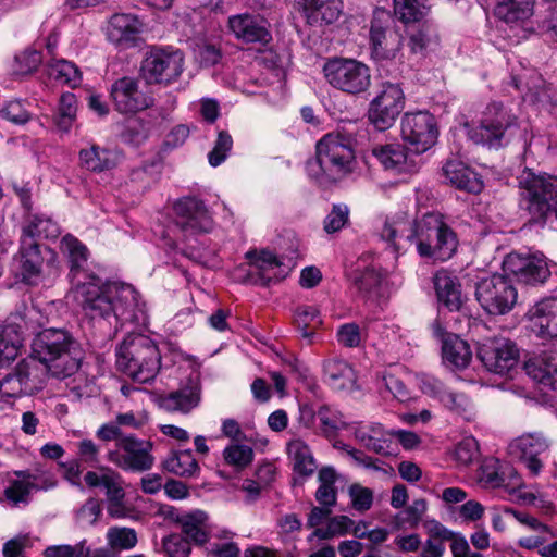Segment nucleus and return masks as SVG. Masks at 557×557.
<instances>
[{
  "instance_id": "1",
  "label": "nucleus",
  "mask_w": 557,
  "mask_h": 557,
  "mask_svg": "<svg viewBox=\"0 0 557 557\" xmlns=\"http://www.w3.org/2000/svg\"><path fill=\"white\" fill-rule=\"evenodd\" d=\"M380 235L397 252L414 244L420 257L438 261L450 259L458 247L456 234L443 215L435 212L416 219H410L406 212H397L386 218Z\"/></svg>"
},
{
  "instance_id": "2",
  "label": "nucleus",
  "mask_w": 557,
  "mask_h": 557,
  "mask_svg": "<svg viewBox=\"0 0 557 557\" xmlns=\"http://www.w3.org/2000/svg\"><path fill=\"white\" fill-rule=\"evenodd\" d=\"M44 367L57 379H65L74 374L82 360V349L77 341L63 329H46L39 332L32 344V359Z\"/></svg>"
},
{
  "instance_id": "3",
  "label": "nucleus",
  "mask_w": 557,
  "mask_h": 557,
  "mask_svg": "<svg viewBox=\"0 0 557 557\" xmlns=\"http://www.w3.org/2000/svg\"><path fill=\"white\" fill-rule=\"evenodd\" d=\"M117 370L137 383H149L161 369V354L153 339L128 334L115 351Z\"/></svg>"
},
{
  "instance_id": "4",
  "label": "nucleus",
  "mask_w": 557,
  "mask_h": 557,
  "mask_svg": "<svg viewBox=\"0 0 557 557\" xmlns=\"http://www.w3.org/2000/svg\"><path fill=\"white\" fill-rule=\"evenodd\" d=\"M519 207L530 221L545 223L557 203V177L524 169L518 176Z\"/></svg>"
},
{
  "instance_id": "5",
  "label": "nucleus",
  "mask_w": 557,
  "mask_h": 557,
  "mask_svg": "<svg viewBox=\"0 0 557 557\" xmlns=\"http://www.w3.org/2000/svg\"><path fill=\"white\" fill-rule=\"evenodd\" d=\"M517 116L500 103H491L483 112L480 124H461L460 131L474 144L498 149L510 143L518 132Z\"/></svg>"
},
{
  "instance_id": "6",
  "label": "nucleus",
  "mask_w": 557,
  "mask_h": 557,
  "mask_svg": "<svg viewBox=\"0 0 557 557\" xmlns=\"http://www.w3.org/2000/svg\"><path fill=\"white\" fill-rule=\"evenodd\" d=\"M119 282H104L99 276L90 274L87 278L77 277L73 283L71 296L91 319H111L113 302Z\"/></svg>"
},
{
  "instance_id": "7",
  "label": "nucleus",
  "mask_w": 557,
  "mask_h": 557,
  "mask_svg": "<svg viewBox=\"0 0 557 557\" xmlns=\"http://www.w3.org/2000/svg\"><path fill=\"white\" fill-rule=\"evenodd\" d=\"M323 174L337 181L351 173L356 165L349 138L342 134H326L317 144V162Z\"/></svg>"
},
{
  "instance_id": "8",
  "label": "nucleus",
  "mask_w": 557,
  "mask_h": 557,
  "mask_svg": "<svg viewBox=\"0 0 557 557\" xmlns=\"http://www.w3.org/2000/svg\"><path fill=\"white\" fill-rule=\"evenodd\" d=\"M323 74L333 88L348 95L362 94L371 86L369 66L355 59H331L324 64Z\"/></svg>"
},
{
  "instance_id": "9",
  "label": "nucleus",
  "mask_w": 557,
  "mask_h": 557,
  "mask_svg": "<svg viewBox=\"0 0 557 557\" xmlns=\"http://www.w3.org/2000/svg\"><path fill=\"white\" fill-rule=\"evenodd\" d=\"M184 70V54L173 47H151L140 65V75L147 84L169 85Z\"/></svg>"
},
{
  "instance_id": "10",
  "label": "nucleus",
  "mask_w": 557,
  "mask_h": 557,
  "mask_svg": "<svg viewBox=\"0 0 557 557\" xmlns=\"http://www.w3.org/2000/svg\"><path fill=\"white\" fill-rule=\"evenodd\" d=\"M475 298L487 313L506 314L517 304L518 292L507 275L495 273L476 282Z\"/></svg>"
},
{
  "instance_id": "11",
  "label": "nucleus",
  "mask_w": 557,
  "mask_h": 557,
  "mask_svg": "<svg viewBox=\"0 0 557 557\" xmlns=\"http://www.w3.org/2000/svg\"><path fill=\"white\" fill-rule=\"evenodd\" d=\"M405 99L400 84L383 82L369 103L370 124L380 132L389 129L404 110Z\"/></svg>"
},
{
  "instance_id": "12",
  "label": "nucleus",
  "mask_w": 557,
  "mask_h": 557,
  "mask_svg": "<svg viewBox=\"0 0 557 557\" xmlns=\"http://www.w3.org/2000/svg\"><path fill=\"white\" fill-rule=\"evenodd\" d=\"M153 444L128 434L114 443V447L108 449L106 458L114 466L135 472L148 471L153 467L154 457L152 455Z\"/></svg>"
},
{
  "instance_id": "13",
  "label": "nucleus",
  "mask_w": 557,
  "mask_h": 557,
  "mask_svg": "<svg viewBox=\"0 0 557 557\" xmlns=\"http://www.w3.org/2000/svg\"><path fill=\"white\" fill-rule=\"evenodd\" d=\"M400 135L414 154H421L436 143V120L425 110L406 112L400 121Z\"/></svg>"
},
{
  "instance_id": "14",
  "label": "nucleus",
  "mask_w": 557,
  "mask_h": 557,
  "mask_svg": "<svg viewBox=\"0 0 557 557\" xmlns=\"http://www.w3.org/2000/svg\"><path fill=\"white\" fill-rule=\"evenodd\" d=\"M20 270L22 280L29 285H37L45 278L57 274L53 252L48 247L39 246L29 237L21 238Z\"/></svg>"
},
{
  "instance_id": "15",
  "label": "nucleus",
  "mask_w": 557,
  "mask_h": 557,
  "mask_svg": "<svg viewBox=\"0 0 557 557\" xmlns=\"http://www.w3.org/2000/svg\"><path fill=\"white\" fill-rule=\"evenodd\" d=\"M174 224L184 239L209 233L214 222L206 205L196 197H183L173 205Z\"/></svg>"
},
{
  "instance_id": "16",
  "label": "nucleus",
  "mask_w": 557,
  "mask_h": 557,
  "mask_svg": "<svg viewBox=\"0 0 557 557\" xmlns=\"http://www.w3.org/2000/svg\"><path fill=\"white\" fill-rule=\"evenodd\" d=\"M354 283L364 297L379 299L387 297L401 284V281L397 275L384 270L375 260L369 264H366L363 260H359Z\"/></svg>"
},
{
  "instance_id": "17",
  "label": "nucleus",
  "mask_w": 557,
  "mask_h": 557,
  "mask_svg": "<svg viewBox=\"0 0 557 557\" xmlns=\"http://www.w3.org/2000/svg\"><path fill=\"white\" fill-rule=\"evenodd\" d=\"M121 326L132 324L145 327L149 322L148 307L141 294L131 284L117 283L111 314Z\"/></svg>"
},
{
  "instance_id": "18",
  "label": "nucleus",
  "mask_w": 557,
  "mask_h": 557,
  "mask_svg": "<svg viewBox=\"0 0 557 557\" xmlns=\"http://www.w3.org/2000/svg\"><path fill=\"white\" fill-rule=\"evenodd\" d=\"M84 482L90 488L104 491L108 502V513L113 518H125L128 509L124 505L123 480L119 472L109 467H100L97 471H87Z\"/></svg>"
},
{
  "instance_id": "19",
  "label": "nucleus",
  "mask_w": 557,
  "mask_h": 557,
  "mask_svg": "<svg viewBox=\"0 0 557 557\" xmlns=\"http://www.w3.org/2000/svg\"><path fill=\"white\" fill-rule=\"evenodd\" d=\"M478 357L487 371L504 375L518 364L519 350L510 339L492 337L480 343Z\"/></svg>"
},
{
  "instance_id": "20",
  "label": "nucleus",
  "mask_w": 557,
  "mask_h": 557,
  "mask_svg": "<svg viewBox=\"0 0 557 557\" xmlns=\"http://www.w3.org/2000/svg\"><path fill=\"white\" fill-rule=\"evenodd\" d=\"M110 97L116 111L134 114L153 104L151 96L139 88V82L129 76L116 79L110 89Z\"/></svg>"
},
{
  "instance_id": "21",
  "label": "nucleus",
  "mask_w": 557,
  "mask_h": 557,
  "mask_svg": "<svg viewBox=\"0 0 557 557\" xmlns=\"http://www.w3.org/2000/svg\"><path fill=\"white\" fill-rule=\"evenodd\" d=\"M389 21V14L384 10H376L371 22L370 41L372 57L377 61L393 60L403 45L401 35L383 25Z\"/></svg>"
},
{
  "instance_id": "22",
  "label": "nucleus",
  "mask_w": 557,
  "mask_h": 557,
  "mask_svg": "<svg viewBox=\"0 0 557 557\" xmlns=\"http://www.w3.org/2000/svg\"><path fill=\"white\" fill-rule=\"evenodd\" d=\"M38 366L34 360H23L17 363L12 373L0 381V399L5 401L32 394L40 384Z\"/></svg>"
},
{
  "instance_id": "23",
  "label": "nucleus",
  "mask_w": 557,
  "mask_h": 557,
  "mask_svg": "<svg viewBox=\"0 0 557 557\" xmlns=\"http://www.w3.org/2000/svg\"><path fill=\"white\" fill-rule=\"evenodd\" d=\"M503 270L524 284L543 283L550 274L543 258L519 253H509L503 262Z\"/></svg>"
},
{
  "instance_id": "24",
  "label": "nucleus",
  "mask_w": 557,
  "mask_h": 557,
  "mask_svg": "<svg viewBox=\"0 0 557 557\" xmlns=\"http://www.w3.org/2000/svg\"><path fill=\"white\" fill-rule=\"evenodd\" d=\"M548 447L549 443L542 433H527L509 444V453L523 461L532 475H537L543 468L541 456Z\"/></svg>"
},
{
  "instance_id": "25",
  "label": "nucleus",
  "mask_w": 557,
  "mask_h": 557,
  "mask_svg": "<svg viewBox=\"0 0 557 557\" xmlns=\"http://www.w3.org/2000/svg\"><path fill=\"white\" fill-rule=\"evenodd\" d=\"M144 23L138 15L132 13H115L104 28L109 42L119 49H127L136 46L143 32Z\"/></svg>"
},
{
  "instance_id": "26",
  "label": "nucleus",
  "mask_w": 557,
  "mask_h": 557,
  "mask_svg": "<svg viewBox=\"0 0 557 557\" xmlns=\"http://www.w3.org/2000/svg\"><path fill=\"white\" fill-rule=\"evenodd\" d=\"M371 154L385 171L393 174H412L419 170L417 154L409 153L400 144L374 146Z\"/></svg>"
},
{
  "instance_id": "27",
  "label": "nucleus",
  "mask_w": 557,
  "mask_h": 557,
  "mask_svg": "<svg viewBox=\"0 0 557 557\" xmlns=\"http://www.w3.org/2000/svg\"><path fill=\"white\" fill-rule=\"evenodd\" d=\"M228 27L233 35L246 44L268 45L272 40L268 22L260 15L248 13L228 17Z\"/></svg>"
},
{
  "instance_id": "28",
  "label": "nucleus",
  "mask_w": 557,
  "mask_h": 557,
  "mask_svg": "<svg viewBox=\"0 0 557 557\" xmlns=\"http://www.w3.org/2000/svg\"><path fill=\"white\" fill-rule=\"evenodd\" d=\"M535 0H503L495 9L496 16L511 29H520L521 37L532 30L531 17Z\"/></svg>"
},
{
  "instance_id": "29",
  "label": "nucleus",
  "mask_w": 557,
  "mask_h": 557,
  "mask_svg": "<svg viewBox=\"0 0 557 557\" xmlns=\"http://www.w3.org/2000/svg\"><path fill=\"white\" fill-rule=\"evenodd\" d=\"M528 317L539 337H557V297L540 300L528 311Z\"/></svg>"
},
{
  "instance_id": "30",
  "label": "nucleus",
  "mask_w": 557,
  "mask_h": 557,
  "mask_svg": "<svg viewBox=\"0 0 557 557\" xmlns=\"http://www.w3.org/2000/svg\"><path fill=\"white\" fill-rule=\"evenodd\" d=\"M324 381L336 391L351 392L357 388V372L354 367L341 357H331L322 363Z\"/></svg>"
},
{
  "instance_id": "31",
  "label": "nucleus",
  "mask_w": 557,
  "mask_h": 557,
  "mask_svg": "<svg viewBox=\"0 0 557 557\" xmlns=\"http://www.w3.org/2000/svg\"><path fill=\"white\" fill-rule=\"evenodd\" d=\"M524 370L543 389L557 392V356L544 352L528 360Z\"/></svg>"
},
{
  "instance_id": "32",
  "label": "nucleus",
  "mask_w": 557,
  "mask_h": 557,
  "mask_svg": "<svg viewBox=\"0 0 557 557\" xmlns=\"http://www.w3.org/2000/svg\"><path fill=\"white\" fill-rule=\"evenodd\" d=\"M78 159L81 166L87 171L102 173L116 168L121 156L116 150L92 144L88 148L81 149Z\"/></svg>"
},
{
  "instance_id": "33",
  "label": "nucleus",
  "mask_w": 557,
  "mask_h": 557,
  "mask_svg": "<svg viewBox=\"0 0 557 557\" xmlns=\"http://www.w3.org/2000/svg\"><path fill=\"white\" fill-rule=\"evenodd\" d=\"M310 25L331 24L342 12V0H298Z\"/></svg>"
},
{
  "instance_id": "34",
  "label": "nucleus",
  "mask_w": 557,
  "mask_h": 557,
  "mask_svg": "<svg viewBox=\"0 0 557 557\" xmlns=\"http://www.w3.org/2000/svg\"><path fill=\"white\" fill-rule=\"evenodd\" d=\"M443 172L449 183L459 189L478 194L483 188L481 176L460 160H448Z\"/></svg>"
},
{
  "instance_id": "35",
  "label": "nucleus",
  "mask_w": 557,
  "mask_h": 557,
  "mask_svg": "<svg viewBox=\"0 0 557 557\" xmlns=\"http://www.w3.org/2000/svg\"><path fill=\"white\" fill-rule=\"evenodd\" d=\"M61 251L67 257L71 265L72 281L77 282V277L87 278L90 275L85 270L88 261V248L71 234L65 235L60 243Z\"/></svg>"
},
{
  "instance_id": "36",
  "label": "nucleus",
  "mask_w": 557,
  "mask_h": 557,
  "mask_svg": "<svg viewBox=\"0 0 557 557\" xmlns=\"http://www.w3.org/2000/svg\"><path fill=\"white\" fill-rule=\"evenodd\" d=\"M434 286L438 301L449 311L461 307V289L458 278L446 270L437 271L434 275Z\"/></svg>"
},
{
  "instance_id": "37",
  "label": "nucleus",
  "mask_w": 557,
  "mask_h": 557,
  "mask_svg": "<svg viewBox=\"0 0 557 557\" xmlns=\"http://www.w3.org/2000/svg\"><path fill=\"white\" fill-rule=\"evenodd\" d=\"M177 523L181 525L182 532L189 543L196 545H203L209 540L208 532V516L202 510H194L185 512L176 518Z\"/></svg>"
},
{
  "instance_id": "38",
  "label": "nucleus",
  "mask_w": 557,
  "mask_h": 557,
  "mask_svg": "<svg viewBox=\"0 0 557 557\" xmlns=\"http://www.w3.org/2000/svg\"><path fill=\"white\" fill-rule=\"evenodd\" d=\"M443 361L456 369H465L471 361L469 344L455 334H447L442 346Z\"/></svg>"
},
{
  "instance_id": "39",
  "label": "nucleus",
  "mask_w": 557,
  "mask_h": 557,
  "mask_svg": "<svg viewBox=\"0 0 557 557\" xmlns=\"http://www.w3.org/2000/svg\"><path fill=\"white\" fill-rule=\"evenodd\" d=\"M287 454L293 462V469L302 476H310L317 469L315 460L309 446L300 438L287 444Z\"/></svg>"
},
{
  "instance_id": "40",
  "label": "nucleus",
  "mask_w": 557,
  "mask_h": 557,
  "mask_svg": "<svg viewBox=\"0 0 557 557\" xmlns=\"http://www.w3.org/2000/svg\"><path fill=\"white\" fill-rule=\"evenodd\" d=\"M200 394L196 387L171 393L161 399V407L168 411L189 412L198 406Z\"/></svg>"
},
{
  "instance_id": "41",
  "label": "nucleus",
  "mask_w": 557,
  "mask_h": 557,
  "mask_svg": "<svg viewBox=\"0 0 557 557\" xmlns=\"http://www.w3.org/2000/svg\"><path fill=\"white\" fill-rule=\"evenodd\" d=\"M76 96L72 92L62 94L53 115V122L59 132L69 133L71 131L76 120Z\"/></svg>"
},
{
  "instance_id": "42",
  "label": "nucleus",
  "mask_w": 557,
  "mask_h": 557,
  "mask_svg": "<svg viewBox=\"0 0 557 557\" xmlns=\"http://www.w3.org/2000/svg\"><path fill=\"white\" fill-rule=\"evenodd\" d=\"M163 468L178 476H194L199 471V466L190 450L172 453L164 461Z\"/></svg>"
},
{
  "instance_id": "43",
  "label": "nucleus",
  "mask_w": 557,
  "mask_h": 557,
  "mask_svg": "<svg viewBox=\"0 0 557 557\" xmlns=\"http://www.w3.org/2000/svg\"><path fill=\"white\" fill-rule=\"evenodd\" d=\"M48 75L59 84L76 87L82 82L78 67L71 61L59 59L48 63Z\"/></svg>"
},
{
  "instance_id": "44",
  "label": "nucleus",
  "mask_w": 557,
  "mask_h": 557,
  "mask_svg": "<svg viewBox=\"0 0 557 557\" xmlns=\"http://www.w3.org/2000/svg\"><path fill=\"white\" fill-rule=\"evenodd\" d=\"M60 235V227L55 221L45 215H34L29 223L23 228L21 238H57Z\"/></svg>"
},
{
  "instance_id": "45",
  "label": "nucleus",
  "mask_w": 557,
  "mask_h": 557,
  "mask_svg": "<svg viewBox=\"0 0 557 557\" xmlns=\"http://www.w3.org/2000/svg\"><path fill=\"white\" fill-rule=\"evenodd\" d=\"M320 486L317 490L315 498L323 507H331L336 503L337 492L334 486L337 473L332 467H323L318 474Z\"/></svg>"
},
{
  "instance_id": "46",
  "label": "nucleus",
  "mask_w": 557,
  "mask_h": 557,
  "mask_svg": "<svg viewBox=\"0 0 557 557\" xmlns=\"http://www.w3.org/2000/svg\"><path fill=\"white\" fill-rule=\"evenodd\" d=\"M246 258L250 261L249 275L251 276V282L255 284H258L269 270H277L278 259L270 251H248Z\"/></svg>"
},
{
  "instance_id": "47",
  "label": "nucleus",
  "mask_w": 557,
  "mask_h": 557,
  "mask_svg": "<svg viewBox=\"0 0 557 557\" xmlns=\"http://www.w3.org/2000/svg\"><path fill=\"white\" fill-rule=\"evenodd\" d=\"M317 417L320 422L321 433L326 437L334 436L339 430L347 426L343 414L327 405L319 406Z\"/></svg>"
},
{
  "instance_id": "48",
  "label": "nucleus",
  "mask_w": 557,
  "mask_h": 557,
  "mask_svg": "<svg viewBox=\"0 0 557 557\" xmlns=\"http://www.w3.org/2000/svg\"><path fill=\"white\" fill-rule=\"evenodd\" d=\"M449 412L460 416L465 420H472L475 416L474 406L471 399L461 392L449 389L441 404Z\"/></svg>"
},
{
  "instance_id": "49",
  "label": "nucleus",
  "mask_w": 557,
  "mask_h": 557,
  "mask_svg": "<svg viewBox=\"0 0 557 557\" xmlns=\"http://www.w3.org/2000/svg\"><path fill=\"white\" fill-rule=\"evenodd\" d=\"M414 379L421 393L436 400L440 405L450 389V387L445 385L440 379L429 373H417Z\"/></svg>"
},
{
  "instance_id": "50",
  "label": "nucleus",
  "mask_w": 557,
  "mask_h": 557,
  "mask_svg": "<svg viewBox=\"0 0 557 557\" xmlns=\"http://www.w3.org/2000/svg\"><path fill=\"white\" fill-rule=\"evenodd\" d=\"M426 12L422 0H394V13L404 23L419 21Z\"/></svg>"
},
{
  "instance_id": "51",
  "label": "nucleus",
  "mask_w": 557,
  "mask_h": 557,
  "mask_svg": "<svg viewBox=\"0 0 557 557\" xmlns=\"http://www.w3.org/2000/svg\"><path fill=\"white\" fill-rule=\"evenodd\" d=\"M320 324L319 310L312 306L299 307L296 311V324L304 338L311 343L314 330L311 324Z\"/></svg>"
},
{
  "instance_id": "52",
  "label": "nucleus",
  "mask_w": 557,
  "mask_h": 557,
  "mask_svg": "<svg viewBox=\"0 0 557 557\" xmlns=\"http://www.w3.org/2000/svg\"><path fill=\"white\" fill-rule=\"evenodd\" d=\"M223 457L227 465L243 469L252 461L253 450L247 445L231 444L224 448Z\"/></svg>"
},
{
  "instance_id": "53",
  "label": "nucleus",
  "mask_w": 557,
  "mask_h": 557,
  "mask_svg": "<svg viewBox=\"0 0 557 557\" xmlns=\"http://www.w3.org/2000/svg\"><path fill=\"white\" fill-rule=\"evenodd\" d=\"M233 147V138L226 131H220L212 150L208 153V161L211 166L222 164Z\"/></svg>"
},
{
  "instance_id": "54",
  "label": "nucleus",
  "mask_w": 557,
  "mask_h": 557,
  "mask_svg": "<svg viewBox=\"0 0 557 557\" xmlns=\"http://www.w3.org/2000/svg\"><path fill=\"white\" fill-rule=\"evenodd\" d=\"M11 333H13V329L5 327L0 334V366L14 360L22 346L20 336L15 334L14 338H10Z\"/></svg>"
},
{
  "instance_id": "55",
  "label": "nucleus",
  "mask_w": 557,
  "mask_h": 557,
  "mask_svg": "<svg viewBox=\"0 0 557 557\" xmlns=\"http://www.w3.org/2000/svg\"><path fill=\"white\" fill-rule=\"evenodd\" d=\"M42 61L40 52L26 49L15 55L13 71L16 75H27L35 72Z\"/></svg>"
},
{
  "instance_id": "56",
  "label": "nucleus",
  "mask_w": 557,
  "mask_h": 557,
  "mask_svg": "<svg viewBox=\"0 0 557 557\" xmlns=\"http://www.w3.org/2000/svg\"><path fill=\"white\" fill-rule=\"evenodd\" d=\"M107 539L112 548L131 549L137 543L136 532L128 528H110Z\"/></svg>"
},
{
  "instance_id": "57",
  "label": "nucleus",
  "mask_w": 557,
  "mask_h": 557,
  "mask_svg": "<svg viewBox=\"0 0 557 557\" xmlns=\"http://www.w3.org/2000/svg\"><path fill=\"white\" fill-rule=\"evenodd\" d=\"M18 479L13 480L4 490L5 498L13 505L27 503L32 490L22 472L17 473Z\"/></svg>"
},
{
  "instance_id": "58",
  "label": "nucleus",
  "mask_w": 557,
  "mask_h": 557,
  "mask_svg": "<svg viewBox=\"0 0 557 557\" xmlns=\"http://www.w3.org/2000/svg\"><path fill=\"white\" fill-rule=\"evenodd\" d=\"M349 209L346 205H334L323 221V228L327 234L341 231L348 222Z\"/></svg>"
},
{
  "instance_id": "59",
  "label": "nucleus",
  "mask_w": 557,
  "mask_h": 557,
  "mask_svg": "<svg viewBox=\"0 0 557 557\" xmlns=\"http://www.w3.org/2000/svg\"><path fill=\"white\" fill-rule=\"evenodd\" d=\"M26 479L32 492L39 490H49L55 485V478L51 471L45 469H34L22 472Z\"/></svg>"
},
{
  "instance_id": "60",
  "label": "nucleus",
  "mask_w": 557,
  "mask_h": 557,
  "mask_svg": "<svg viewBox=\"0 0 557 557\" xmlns=\"http://www.w3.org/2000/svg\"><path fill=\"white\" fill-rule=\"evenodd\" d=\"M162 547L166 557H188L191 552L189 542L180 534H170L164 537Z\"/></svg>"
},
{
  "instance_id": "61",
  "label": "nucleus",
  "mask_w": 557,
  "mask_h": 557,
  "mask_svg": "<svg viewBox=\"0 0 557 557\" xmlns=\"http://www.w3.org/2000/svg\"><path fill=\"white\" fill-rule=\"evenodd\" d=\"M351 505L357 511L363 512L371 508L373 504V492L360 484H352L349 487Z\"/></svg>"
},
{
  "instance_id": "62",
  "label": "nucleus",
  "mask_w": 557,
  "mask_h": 557,
  "mask_svg": "<svg viewBox=\"0 0 557 557\" xmlns=\"http://www.w3.org/2000/svg\"><path fill=\"white\" fill-rule=\"evenodd\" d=\"M479 445L474 437H466L460 441L454 450L456 460L461 465L471 463L478 456Z\"/></svg>"
},
{
  "instance_id": "63",
  "label": "nucleus",
  "mask_w": 557,
  "mask_h": 557,
  "mask_svg": "<svg viewBox=\"0 0 557 557\" xmlns=\"http://www.w3.org/2000/svg\"><path fill=\"white\" fill-rule=\"evenodd\" d=\"M503 463L498 459H486L481 467V479L492 487H500L504 483L502 475Z\"/></svg>"
},
{
  "instance_id": "64",
  "label": "nucleus",
  "mask_w": 557,
  "mask_h": 557,
  "mask_svg": "<svg viewBox=\"0 0 557 557\" xmlns=\"http://www.w3.org/2000/svg\"><path fill=\"white\" fill-rule=\"evenodd\" d=\"M337 341L344 347H358L361 344L360 327L356 323H345L341 325L336 333Z\"/></svg>"
}]
</instances>
